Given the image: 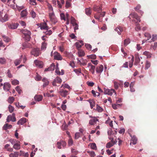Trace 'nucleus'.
Returning <instances> with one entry per match:
<instances>
[{"label":"nucleus","mask_w":157,"mask_h":157,"mask_svg":"<svg viewBox=\"0 0 157 157\" xmlns=\"http://www.w3.org/2000/svg\"><path fill=\"white\" fill-rule=\"evenodd\" d=\"M87 56L90 59H94L96 58V55L95 54H92L88 56Z\"/></svg>","instance_id":"59"},{"label":"nucleus","mask_w":157,"mask_h":157,"mask_svg":"<svg viewBox=\"0 0 157 157\" xmlns=\"http://www.w3.org/2000/svg\"><path fill=\"white\" fill-rule=\"evenodd\" d=\"M30 14L32 18H34L36 17V14L34 11L33 10H31L30 12Z\"/></svg>","instance_id":"53"},{"label":"nucleus","mask_w":157,"mask_h":157,"mask_svg":"<svg viewBox=\"0 0 157 157\" xmlns=\"http://www.w3.org/2000/svg\"><path fill=\"white\" fill-rule=\"evenodd\" d=\"M140 58L138 55H135V61L134 65L137 66L140 63Z\"/></svg>","instance_id":"14"},{"label":"nucleus","mask_w":157,"mask_h":157,"mask_svg":"<svg viewBox=\"0 0 157 157\" xmlns=\"http://www.w3.org/2000/svg\"><path fill=\"white\" fill-rule=\"evenodd\" d=\"M26 122V119L25 118H21L17 122V124L18 125H23L24 123Z\"/></svg>","instance_id":"21"},{"label":"nucleus","mask_w":157,"mask_h":157,"mask_svg":"<svg viewBox=\"0 0 157 157\" xmlns=\"http://www.w3.org/2000/svg\"><path fill=\"white\" fill-rule=\"evenodd\" d=\"M144 36L147 37V40H149V39L151 38V35L148 33H145L144 34Z\"/></svg>","instance_id":"61"},{"label":"nucleus","mask_w":157,"mask_h":157,"mask_svg":"<svg viewBox=\"0 0 157 157\" xmlns=\"http://www.w3.org/2000/svg\"><path fill=\"white\" fill-rule=\"evenodd\" d=\"M15 113H13L12 115H10L8 116L9 118L11 121L14 122L16 121V118L15 117Z\"/></svg>","instance_id":"18"},{"label":"nucleus","mask_w":157,"mask_h":157,"mask_svg":"<svg viewBox=\"0 0 157 157\" xmlns=\"http://www.w3.org/2000/svg\"><path fill=\"white\" fill-rule=\"evenodd\" d=\"M55 67V65L54 63H52L48 68L45 69L44 71H53L54 70Z\"/></svg>","instance_id":"16"},{"label":"nucleus","mask_w":157,"mask_h":157,"mask_svg":"<svg viewBox=\"0 0 157 157\" xmlns=\"http://www.w3.org/2000/svg\"><path fill=\"white\" fill-rule=\"evenodd\" d=\"M130 43V41L129 39L128 38L124 40V46H126Z\"/></svg>","instance_id":"33"},{"label":"nucleus","mask_w":157,"mask_h":157,"mask_svg":"<svg viewBox=\"0 0 157 157\" xmlns=\"http://www.w3.org/2000/svg\"><path fill=\"white\" fill-rule=\"evenodd\" d=\"M78 56L79 57L84 56L85 55L84 52L82 50L79 51L78 52Z\"/></svg>","instance_id":"42"},{"label":"nucleus","mask_w":157,"mask_h":157,"mask_svg":"<svg viewBox=\"0 0 157 157\" xmlns=\"http://www.w3.org/2000/svg\"><path fill=\"white\" fill-rule=\"evenodd\" d=\"M157 40V35H153L152 38L151 40L153 41H154Z\"/></svg>","instance_id":"64"},{"label":"nucleus","mask_w":157,"mask_h":157,"mask_svg":"<svg viewBox=\"0 0 157 157\" xmlns=\"http://www.w3.org/2000/svg\"><path fill=\"white\" fill-rule=\"evenodd\" d=\"M90 147L93 150L97 149V147L95 143H92L90 144Z\"/></svg>","instance_id":"47"},{"label":"nucleus","mask_w":157,"mask_h":157,"mask_svg":"<svg viewBox=\"0 0 157 157\" xmlns=\"http://www.w3.org/2000/svg\"><path fill=\"white\" fill-rule=\"evenodd\" d=\"M43 96L40 95H36L34 97V99L36 101H40L42 100Z\"/></svg>","instance_id":"24"},{"label":"nucleus","mask_w":157,"mask_h":157,"mask_svg":"<svg viewBox=\"0 0 157 157\" xmlns=\"http://www.w3.org/2000/svg\"><path fill=\"white\" fill-rule=\"evenodd\" d=\"M134 60V57L133 56H132L131 59L129 62V66L130 68H131L132 67L133 65V63Z\"/></svg>","instance_id":"32"},{"label":"nucleus","mask_w":157,"mask_h":157,"mask_svg":"<svg viewBox=\"0 0 157 157\" xmlns=\"http://www.w3.org/2000/svg\"><path fill=\"white\" fill-rule=\"evenodd\" d=\"M21 31L24 34L25 40L28 41H29L31 38L30 36L31 35V32L26 29H23Z\"/></svg>","instance_id":"1"},{"label":"nucleus","mask_w":157,"mask_h":157,"mask_svg":"<svg viewBox=\"0 0 157 157\" xmlns=\"http://www.w3.org/2000/svg\"><path fill=\"white\" fill-rule=\"evenodd\" d=\"M40 27L41 29L48 30L49 29V27L45 22L41 24Z\"/></svg>","instance_id":"15"},{"label":"nucleus","mask_w":157,"mask_h":157,"mask_svg":"<svg viewBox=\"0 0 157 157\" xmlns=\"http://www.w3.org/2000/svg\"><path fill=\"white\" fill-rule=\"evenodd\" d=\"M124 30V28H123L120 26L117 27L115 29V31L117 32L119 35H121V33Z\"/></svg>","instance_id":"19"},{"label":"nucleus","mask_w":157,"mask_h":157,"mask_svg":"<svg viewBox=\"0 0 157 157\" xmlns=\"http://www.w3.org/2000/svg\"><path fill=\"white\" fill-rule=\"evenodd\" d=\"M128 17L130 19H131L132 21H135L134 20L131 19V18L135 19L137 20V22H136V23L140 22V17L137 15L136 13H133L130 14Z\"/></svg>","instance_id":"2"},{"label":"nucleus","mask_w":157,"mask_h":157,"mask_svg":"<svg viewBox=\"0 0 157 157\" xmlns=\"http://www.w3.org/2000/svg\"><path fill=\"white\" fill-rule=\"evenodd\" d=\"M71 0H67L66 2L65 7L66 8H68L71 6Z\"/></svg>","instance_id":"45"},{"label":"nucleus","mask_w":157,"mask_h":157,"mask_svg":"<svg viewBox=\"0 0 157 157\" xmlns=\"http://www.w3.org/2000/svg\"><path fill=\"white\" fill-rule=\"evenodd\" d=\"M53 57L54 59L57 60H61L63 59L60 54L57 52H54Z\"/></svg>","instance_id":"10"},{"label":"nucleus","mask_w":157,"mask_h":157,"mask_svg":"<svg viewBox=\"0 0 157 157\" xmlns=\"http://www.w3.org/2000/svg\"><path fill=\"white\" fill-rule=\"evenodd\" d=\"M9 111L10 113H12L13 111L14 108L11 105H9L8 106Z\"/></svg>","instance_id":"50"},{"label":"nucleus","mask_w":157,"mask_h":157,"mask_svg":"<svg viewBox=\"0 0 157 157\" xmlns=\"http://www.w3.org/2000/svg\"><path fill=\"white\" fill-rule=\"evenodd\" d=\"M29 2L30 4L32 5L35 6L36 5V0H29Z\"/></svg>","instance_id":"57"},{"label":"nucleus","mask_w":157,"mask_h":157,"mask_svg":"<svg viewBox=\"0 0 157 157\" xmlns=\"http://www.w3.org/2000/svg\"><path fill=\"white\" fill-rule=\"evenodd\" d=\"M28 15V12L25 9L22 10L20 13L21 17L22 18L26 17Z\"/></svg>","instance_id":"20"},{"label":"nucleus","mask_w":157,"mask_h":157,"mask_svg":"<svg viewBox=\"0 0 157 157\" xmlns=\"http://www.w3.org/2000/svg\"><path fill=\"white\" fill-rule=\"evenodd\" d=\"M49 15L50 21L52 23L55 24L57 22V20L53 12L50 13Z\"/></svg>","instance_id":"3"},{"label":"nucleus","mask_w":157,"mask_h":157,"mask_svg":"<svg viewBox=\"0 0 157 157\" xmlns=\"http://www.w3.org/2000/svg\"><path fill=\"white\" fill-rule=\"evenodd\" d=\"M62 81V79L60 77L57 76L55 79L52 82V85L54 86H57L56 83L60 84Z\"/></svg>","instance_id":"6"},{"label":"nucleus","mask_w":157,"mask_h":157,"mask_svg":"<svg viewBox=\"0 0 157 157\" xmlns=\"http://www.w3.org/2000/svg\"><path fill=\"white\" fill-rule=\"evenodd\" d=\"M87 67L89 68V71L92 74H94L95 72V67L92 65L90 63H89L87 64Z\"/></svg>","instance_id":"7"},{"label":"nucleus","mask_w":157,"mask_h":157,"mask_svg":"<svg viewBox=\"0 0 157 157\" xmlns=\"http://www.w3.org/2000/svg\"><path fill=\"white\" fill-rule=\"evenodd\" d=\"M85 47L86 48L90 50H91L92 49V46L90 44H85Z\"/></svg>","instance_id":"55"},{"label":"nucleus","mask_w":157,"mask_h":157,"mask_svg":"<svg viewBox=\"0 0 157 157\" xmlns=\"http://www.w3.org/2000/svg\"><path fill=\"white\" fill-rule=\"evenodd\" d=\"M74 71L77 75H79L81 73V69L80 68L75 69L74 70Z\"/></svg>","instance_id":"43"},{"label":"nucleus","mask_w":157,"mask_h":157,"mask_svg":"<svg viewBox=\"0 0 157 157\" xmlns=\"http://www.w3.org/2000/svg\"><path fill=\"white\" fill-rule=\"evenodd\" d=\"M98 121V120L96 117H94L89 121V124L91 125H94Z\"/></svg>","instance_id":"22"},{"label":"nucleus","mask_w":157,"mask_h":157,"mask_svg":"<svg viewBox=\"0 0 157 157\" xmlns=\"http://www.w3.org/2000/svg\"><path fill=\"white\" fill-rule=\"evenodd\" d=\"M11 86L10 84L8 82H5L3 84V89L6 91H9Z\"/></svg>","instance_id":"12"},{"label":"nucleus","mask_w":157,"mask_h":157,"mask_svg":"<svg viewBox=\"0 0 157 157\" xmlns=\"http://www.w3.org/2000/svg\"><path fill=\"white\" fill-rule=\"evenodd\" d=\"M45 31H44V33L48 35H50L52 33V30H45Z\"/></svg>","instance_id":"46"},{"label":"nucleus","mask_w":157,"mask_h":157,"mask_svg":"<svg viewBox=\"0 0 157 157\" xmlns=\"http://www.w3.org/2000/svg\"><path fill=\"white\" fill-rule=\"evenodd\" d=\"M131 137H132L131 140H130L131 142L130 143V145H131L132 144H133L134 145L136 144L137 143V138L135 136H133L132 137L130 135Z\"/></svg>","instance_id":"17"},{"label":"nucleus","mask_w":157,"mask_h":157,"mask_svg":"<svg viewBox=\"0 0 157 157\" xmlns=\"http://www.w3.org/2000/svg\"><path fill=\"white\" fill-rule=\"evenodd\" d=\"M94 17L95 19L98 20L99 21L101 22L102 21V19H100V16H99V15L95 14L94 15Z\"/></svg>","instance_id":"49"},{"label":"nucleus","mask_w":157,"mask_h":157,"mask_svg":"<svg viewBox=\"0 0 157 157\" xmlns=\"http://www.w3.org/2000/svg\"><path fill=\"white\" fill-rule=\"evenodd\" d=\"M91 13V10L90 8H87L85 9L86 14L88 16L90 15Z\"/></svg>","instance_id":"37"},{"label":"nucleus","mask_w":157,"mask_h":157,"mask_svg":"<svg viewBox=\"0 0 157 157\" xmlns=\"http://www.w3.org/2000/svg\"><path fill=\"white\" fill-rule=\"evenodd\" d=\"M96 109L98 112H102L103 110V108L100 106H99L98 104L96 105Z\"/></svg>","instance_id":"38"},{"label":"nucleus","mask_w":157,"mask_h":157,"mask_svg":"<svg viewBox=\"0 0 157 157\" xmlns=\"http://www.w3.org/2000/svg\"><path fill=\"white\" fill-rule=\"evenodd\" d=\"M12 128V125L9 124L8 123H6L3 126L2 129L3 130H6L7 129L11 128Z\"/></svg>","instance_id":"26"},{"label":"nucleus","mask_w":157,"mask_h":157,"mask_svg":"<svg viewBox=\"0 0 157 157\" xmlns=\"http://www.w3.org/2000/svg\"><path fill=\"white\" fill-rule=\"evenodd\" d=\"M113 83L115 88L116 89H118L119 87V85L118 83L115 81H114L113 82Z\"/></svg>","instance_id":"63"},{"label":"nucleus","mask_w":157,"mask_h":157,"mask_svg":"<svg viewBox=\"0 0 157 157\" xmlns=\"http://www.w3.org/2000/svg\"><path fill=\"white\" fill-rule=\"evenodd\" d=\"M42 81L44 82L43 85L44 87H45L48 85L49 82L47 78H44L42 79Z\"/></svg>","instance_id":"29"},{"label":"nucleus","mask_w":157,"mask_h":157,"mask_svg":"<svg viewBox=\"0 0 157 157\" xmlns=\"http://www.w3.org/2000/svg\"><path fill=\"white\" fill-rule=\"evenodd\" d=\"M21 62V60L20 59H16L14 62V64L16 66L19 65Z\"/></svg>","instance_id":"51"},{"label":"nucleus","mask_w":157,"mask_h":157,"mask_svg":"<svg viewBox=\"0 0 157 157\" xmlns=\"http://www.w3.org/2000/svg\"><path fill=\"white\" fill-rule=\"evenodd\" d=\"M59 93L61 96L64 97H65L68 94V91L64 90H60Z\"/></svg>","instance_id":"13"},{"label":"nucleus","mask_w":157,"mask_h":157,"mask_svg":"<svg viewBox=\"0 0 157 157\" xmlns=\"http://www.w3.org/2000/svg\"><path fill=\"white\" fill-rule=\"evenodd\" d=\"M20 143V142L18 141L17 143L14 144L13 145V148L16 150H18L20 149L21 148V145L20 144H19Z\"/></svg>","instance_id":"28"},{"label":"nucleus","mask_w":157,"mask_h":157,"mask_svg":"<svg viewBox=\"0 0 157 157\" xmlns=\"http://www.w3.org/2000/svg\"><path fill=\"white\" fill-rule=\"evenodd\" d=\"M8 20V16L7 14H5L3 17L1 18L0 19V21L2 22H5Z\"/></svg>","instance_id":"30"},{"label":"nucleus","mask_w":157,"mask_h":157,"mask_svg":"<svg viewBox=\"0 0 157 157\" xmlns=\"http://www.w3.org/2000/svg\"><path fill=\"white\" fill-rule=\"evenodd\" d=\"M114 145V144L112 142H109L107 143L106 145V148H109L112 147Z\"/></svg>","instance_id":"40"},{"label":"nucleus","mask_w":157,"mask_h":157,"mask_svg":"<svg viewBox=\"0 0 157 157\" xmlns=\"http://www.w3.org/2000/svg\"><path fill=\"white\" fill-rule=\"evenodd\" d=\"M88 153L90 154V155L91 157H94L95 155V152L94 151H88Z\"/></svg>","instance_id":"56"},{"label":"nucleus","mask_w":157,"mask_h":157,"mask_svg":"<svg viewBox=\"0 0 157 157\" xmlns=\"http://www.w3.org/2000/svg\"><path fill=\"white\" fill-rule=\"evenodd\" d=\"M47 44L45 42H44L42 43L41 46V50H44L46 48V46Z\"/></svg>","instance_id":"35"},{"label":"nucleus","mask_w":157,"mask_h":157,"mask_svg":"<svg viewBox=\"0 0 157 157\" xmlns=\"http://www.w3.org/2000/svg\"><path fill=\"white\" fill-rule=\"evenodd\" d=\"M12 84L13 85H17L19 84V82L18 80L14 79L12 82Z\"/></svg>","instance_id":"54"},{"label":"nucleus","mask_w":157,"mask_h":157,"mask_svg":"<svg viewBox=\"0 0 157 157\" xmlns=\"http://www.w3.org/2000/svg\"><path fill=\"white\" fill-rule=\"evenodd\" d=\"M40 53V49L38 48L33 49L31 52V54L36 57L39 56Z\"/></svg>","instance_id":"4"},{"label":"nucleus","mask_w":157,"mask_h":157,"mask_svg":"<svg viewBox=\"0 0 157 157\" xmlns=\"http://www.w3.org/2000/svg\"><path fill=\"white\" fill-rule=\"evenodd\" d=\"M93 9L95 11H96L99 13L101 12L102 11L101 6H99L96 5L94 6Z\"/></svg>","instance_id":"25"},{"label":"nucleus","mask_w":157,"mask_h":157,"mask_svg":"<svg viewBox=\"0 0 157 157\" xmlns=\"http://www.w3.org/2000/svg\"><path fill=\"white\" fill-rule=\"evenodd\" d=\"M88 101L90 104L91 108V109H93L95 106V102L94 101L90 99Z\"/></svg>","instance_id":"36"},{"label":"nucleus","mask_w":157,"mask_h":157,"mask_svg":"<svg viewBox=\"0 0 157 157\" xmlns=\"http://www.w3.org/2000/svg\"><path fill=\"white\" fill-rule=\"evenodd\" d=\"M14 100V98L13 97L10 96L9 97L8 101L9 103L11 104Z\"/></svg>","instance_id":"39"},{"label":"nucleus","mask_w":157,"mask_h":157,"mask_svg":"<svg viewBox=\"0 0 157 157\" xmlns=\"http://www.w3.org/2000/svg\"><path fill=\"white\" fill-rule=\"evenodd\" d=\"M22 49L31 47V44L28 43H24L22 44Z\"/></svg>","instance_id":"27"},{"label":"nucleus","mask_w":157,"mask_h":157,"mask_svg":"<svg viewBox=\"0 0 157 157\" xmlns=\"http://www.w3.org/2000/svg\"><path fill=\"white\" fill-rule=\"evenodd\" d=\"M66 145V143L64 141H61L59 142H58L57 144V147L59 149H61L62 148V146L64 147Z\"/></svg>","instance_id":"11"},{"label":"nucleus","mask_w":157,"mask_h":157,"mask_svg":"<svg viewBox=\"0 0 157 157\" xmlns=\"http://www.w3.org/2000/svg\"><path fill=\"white\" fill-rule=\"evenodd\" d=\"M76 21V20L74 17H71V23L72 24V25L77 23Z\"/></svg>","instance_id":"41"},{"label":"nucleus","mask_w":157,"mask_h":157,"mask_svg":"<svg viewBox=\"0 0 157 157\" xmlns=\"http://www.w3.org/2000/svg\"><path fill=\"white\" fill-rule=\"evenodd\" d=\"M9 141L12 144H16V143L17 141L13 139H10L9 140Z\"/></svg>","instance_id":"62"},{"label":"nucleus","mask_w":157,"mask_h":157,"mask_svg":"<svg viewBox=\"0 0 157 157\" xmlns=\"http://www.w3.org/2000/svg\"><path fill=\"white\" fill-rule=\"evenodd\" d=\"M34 63L36 67L40 68H41L43 67V62L41 61L35 60L34 61Z\"/></svg>","instance_id":"8"},{"label":"nucleus","mask_w":157,"mask_h":157,"mask_svg":"<svg viewBox=\"0 0 157 157\" xmlns=\"http://www.w3.org/2000/svg\"><path fill=\"white\" fill-rule=\"evenodd\" d=\"M3 38L4 39V41L6 42H9L10 40V39L9 37L5 36H3Z\"/></svg>","instance_id":"52"},{"label":"nucleus","mask_w":157,"mask_h":157,"mask_svg":"<svg viewBox=\"0 0 157 157\" xmlns=\"http://www.w3.org/2000/svg\"><path fill=\"white\" fill-rule=\"evenodd\" d=\"M6 60L4 58H0V63L4 64L6 63Z\"/></svg>","instance_id":"44"},{"label":"nucleus","mask_w":157,"mask_h":157,"mask_svg":"<svg viewBox=\"0 0 157 157\" xmlns=\"http://www.w3.org/2000/svg\"><path fill=\"white\" fill-rule=\"evenodd\" d=\"M19 24L18 23H14L10 24L8 25V27L11 29H15L17 28Z\"/></svg>","instance_id":"23"},{"label":"nucleus","mask_w":157,"mask_h":157,"mask_svg":"<svg viewBox=\"0 0 157 157\" xmlns=\"http://www.w3.org/2000/svg\"><path fill=\"white\" fill-rule=\"evenodd\" d=\"M15 89L19 94H21V90L20 89L18 86H16V87L15 88Z\"/></svg>","instance_id":"60"},{"label":"nucleus","mask_w":157,"mask_h":157,"mask_svg":"<svg viewBox=\"0 0 157 157\" xmlns=\"http://www.w3.org/2000/svg\"><path fill=\"white\" fill-rule=\"evenodd\" d=\"M113 93H115V94H116L114 89H106L105 88H104V93L105 94L111 96Z\"/></svg>","instance_id":"5"},{"label":"nucleus","mask_w":157,"mask_h":157,"mask_svg":"<svg viewBox=\"0 0 157 157\" xmlns=\"http://www.w3.org/2000/svg\"><path fill=\"white\" fill-rule=\"evenodd\" d=\"M104 69L103 66L102 65H100L97 66L96 68V72L98 74H101L103 71Z\"/></svg>","instance_id":"9"},{"label":"nucleus","mask_w":157,"mask_h":157,"mask_svg":"<svg viewBox=\"0 0 157 157\" xmlns=\"http://www.w3.org/2000/svg\"><path fill=\"white\" fill-rule=\"evenodd\" d=\"M107 133L109 136H110L111 135L113 134V132L111 129H110L108 130Z\"/></svg>","instance_id":"58"},{"label":"nucleus","mask_w":157,"mask_h":157,"mask_svg":"<svg viewBox=\"0 0 157 157\" xmlns=\"http://www.w3.org/2000/svg\"><path fill=\"white\" fill-rule=\"evenodd\" d=\"M19 153L18 152H15L13 153H11L9 155L10 157H18Z\"/></svg>","instance_id":"31"},{"label":"nucleus","mask_w":157,"mask_h":157,"mask_svg":"<svg viewBox=\"0 0 157 157\" xmlns=\"http://www.w3.org/2000/svg\"><path fill=\"white\" fill-rule=\"evenodd\" d=\"M150 63L149 61H147L146 62L145 69V70H147L150 67Z\"/></svg>","instance_id":"48"},{"label":"nucleus","mask_w":157,"mask_h":157,"mask_svg":"<svg viewBox=\"0 0 157 157\" xmlns=\"http://www.w3.org/2000/svg\"><path fill=\"white\" fill-rule=\"evenodd\" d=\"M91 92L94 96L95 97H98L100 95V94L99 92H95L94 90H92Z\"/></svg>","instance_id":"34"}]
</instances>
